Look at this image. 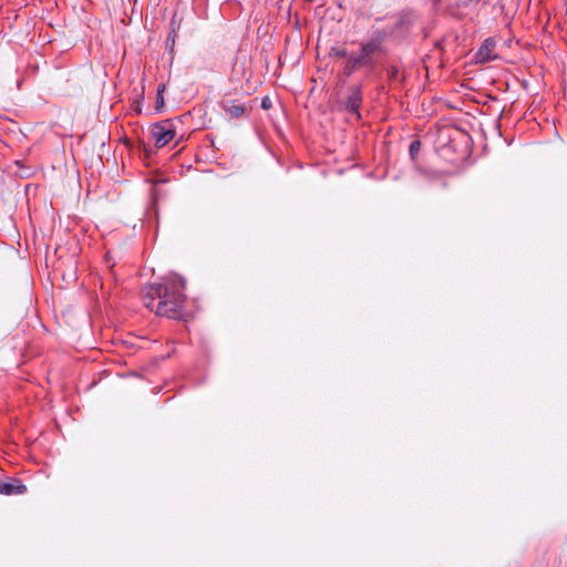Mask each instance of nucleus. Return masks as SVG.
Wrapping results in <instances>:
<instances>
[{
    "label": "nucleus",
    "mask_w": 567,
    "mask_h": 567,
    "mask_svg": "<svg viewBox=\"0 0 567 567\" xmlns=\"http://www.w3.org/2000/svg\"><path fill=\"white\" fill-rule=\"evenodd\" d=\"M362 103V93L359 86H350L348 89V95L343 102V107L347 112L353 114L357 118H360L359 109Z\"/></svg>",
    "instance_id": "20e7f679"
},
{
    "label": "nucleus",
    "mask_w": 567,
    "mask_h": 567,
    "mask_svg": "<svg viewBox=\"0 0 567 567\" xmlns=\"http://www.w3.org/2000/svg\"><path fill=\"white\" fill-rule=\"evenodd\" d=\"M495 47L496 42L493 39H486L476 53L477 61L487 62L494 60L497 56L495 53Z\"/></svg>",
    "instance_id": "423d86ee"
},
{
    "label": "nucleus",
    "mask_w": 567,
    "mask_h": 567,
    "mask_svg": "<svg viewBox=\"0 0 567 567\" xmlns=\"http://www.w3.org/2000/svg\"><path fill=\"white\" fill-rule=\"evenodd\" d=\"M27 492V486L17 478L9 481H0V494L3 495H19Z\"/></svg>",
    "instance_id": "39448f33"
},
{
    "label": "nucleus",
    "mask_w": 567,
    "mask_h": 567,
    "mask_svg": "<svg viewBox=\"0 0 567 567\" xmlns=\"http://www.w3.org/2000/svg\"><path fill=\"white\" fill-rule=\"evenodd\" d=\"M261 106H262L264 109H267V107H268V102H267V100H264V101H262Z\"/></svg>",
    "instance_id": "ddd939ff"
},
{
    "label": "nucleus",
    "mask_w": 567,
    "mask_h": 567,
    "mask_svg": "<svg viewBox=\"0 0 567 567\" xmlns=\"http://www.w3.org/2000/svg\"><path fill=\"white\" fill-rule=\"evenodd\" d=\"M185 280L171 275L164 278L163 284H153L144 287L142 298L144 306L155 310L157 316L172 319L179 318L185 303Z\"/></svg>",
    "instance_id": "f257e3e1"
},
{
    "label": "nucleus",
    "mask_w": 567,
    "mask_h": 567,
    "mask_svg": "<svg viewBox=\"0 0 567 567\" xmlns=\"http://www.w3.org/2000/svg\"><path fill=\"white\" fill-rule=\"evenodd\" d=\"M384 39L385 33L380 32L373 38L363 41L360 44L359 51L351 53L348 56V60L343 69L346 75H351L354 71H357L360 68H372L374 64L373 54L381 49Z\"/></svg>",
    "instance_id": "f03ea898"
},
{
    "label": "nucleus",
    "mask_w": 567,
    "mask_h": 567,
    "mask_svg": "<svg viewBox=\"0 0 567 567\" xmlns=\"http://www.w3.org/2000/svg\"><path fill=\"white\" fill-rule=\"evenodd\" d=\"M176 32L173 30L172 33L168 35L167 43H171V48H173L175 43Z\"/></svg>",
    "instance_id": "9b49d317"
},
{
    "label": "nucleus",
    "mask_w": 567,
    "mask_h": 567,
    "mask_svg": "<svg viewBox=\"0 0 567 567\" xmlns=\"http://www.w3.org/2000/svg\"><path fill=\"white\" fill-rule=\"evenodd\" d=\"M462 6H471L472 3H477L480 0H458Z\"/></svg>",
    "instance_id": "f8f14e48"
},
{
    "label": "nucleus",
    "mask_w": 567,
    "mask_h": 567,
    "mask_svg": "<svg viewBox=\"0 0 567 567\" xmlns=\"http://www.w3.org/2000/svg\"><path fill=\"white\" fill-rule=\"evenodd\" d=\"M151 135L157 147H164L176 135L175 124L172 120H165L154 123L151 126Z\"/></svg>",
    "instance_id": "7ed1b4c3"
},
{
    "label": "nucleus",
    "mask_w": 567,
    "mask_h": 567,
    "mask_svg": "<svg viewBox=\"0 0 567 567\" xmlns=\"http://www.w3.org/2000/svg\"><path fill=\"white\" fill-rule=\"evenodd\" d=\"M164 90H165L164 84H162L157 87L156 106H155V109L157 111H159L162 109V106L164 105V96H163Z\"/></svg>",
    "instance_id": "6e6552de"
},
{
    "label": "nucleus",
    "mask_w": 567,
    "mask_h": 567,
    "mask_svg": "<svg viewBox=\"0 0 567 567\" xmlns=\"http://www.w3.org/2000/svg\"><path fill=\"white\" fill-rule=\"evenodd\" d=\"M330 55L336 56V58H347V59L349 56L347 51L344 49H340V48H332L330 51Z\"/></svg>",
    "instance_id": "9d476101"
},
{
    "label": "nucleus",
    "mask_w": 567,
    "mask_h": 567,
    "mask_svg": "<svg viewBox=\"0 0 567 567\" xmlns=\"http://www.w3.org/2000/svg\"><path fill=\"white\" fill-rule=\"evenodd\" d=\"M436 3H439L441 0H434Z\"/></svg>",
    "instance_id": "4468645a"
},
{
    "label": "nucleus",
    "mask_w": 567,
    "mask_h": 567,
    "mask_svg": "<svg viewBox=\"0 0 567 567\" xmlns=\"http://www.w3.org/2000/svg\"><path fill=\"white\" fill-rule=\"evenodd\" d=\"M225 112L234 118H238L246 113V107L240 104L224 105Z\"/></svg>",
    "instance_id": "0eeeda50"
},
{
    "label": "nucleus",
    "mask_w": 567,
    "mask_h": 567,
    "mask_svg": "<svg viewBox=\"0 0 567 567\" xmlns=\"http://www.w3.org/2000/svg\"><path fill=\"white\" fill-rule=\"evenodd\" d=\"M420 150H421V142L420 141H413L410 144V148H409L411 157L415 158L417 156V154L420 153Z\"/></svg>",
    "instance_id": "1a4fd4ad"
}]
</instances>
